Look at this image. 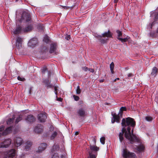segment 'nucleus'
<instances>
[{"label": "nucleus", "mask_w": 158, "mask_h": 158, "mask_svg": "<svg viewBox=\"0 0 158 158\" xmlns=\"http://www.w3.org/2000/svg\"><path fill=\"white\" fill-rule=\"evenodd\" d=\"M56 50H49V52L51 54L53 53H55Z\"/></svg>", "instance_id": "nucleus-47"}, {"label": "nucleus", "mask_w": 158, "mask_h": 158, "mask_svg": "<svg viewBox=\"0 0 158 158\" xmlns=\"http://www.w3.org/2000/svg\"><path fill=\"white\" fill-rule=\"evenodd\" d=\"M122 154L124 158H137V156L135 153L130 152L127 148L122 149Z\"/></svg>", "instance_id": "nucleus-7"}, {"label": "nucleus", "mask_w": 158, "mask_h": 158, "mask_svg": "<svg viewBox=\"0 0 158 158\" xmlns=\"http://www.w3.org/2000/svg\"><path fill=\"white\" fill-rule=\"evenodd\" d=\"M15 155V150L13 149H11L8 152L6 158H14Z\"/></svg>", "instance_id": "nucleus-17"}, {"label": "nucleus", "mask_w": 158, "mask_h": 158, "mask_svg": "<svg viewBox=\"0 0 158 158\" xmlns=\"http://www.w3.org/2000/svg\"><path fill=\"white\" fill-rule=\"evenodd\" d=\"M57 90V88L56 87H54L55 94L56 95H57V92H56Z\"/></svg>", "instance_id": "nucleus-49"}, {"label": "nucleus", "mask_w": 158, "mask_h": 158, "mask_svg": "<svg viewBox=\"0 0 158 158\" xmlns=\"http://www.w3.org/2000/svg\"><path fill=\"white\" fill-rule=\"evenodd\" d=\"M16 23H17V22L19 21L21 22L22 21H24L26 23H30L31 22V17L30 15L29 14L27 13L26 12H24L22 15L21 18L20 19H18V16L16 14Z\"/></svg>", "instance_id": "nucleus-5"}, {"label": "nucleus", "mask_w": 158, "mask_h": 158, "mask_svg": "<svg viewBox=\"0 0 158 158\" xmlns=\"http://www.w3.org/2000/svg\"><path fill=\"white\" fill-rule=\"evenodd\" d=\"M57 46L56 43H52L50 45V49H56L57 48Z\"/></svg>", "instance_id": "nucleus-30"}, {"label": "nucleus", "mask_w": 158, "mask_h": 158, "mask_svg": "<svg viewBox=\"0 0 158 158\" xmlns=\"http://www.w3.org/2000/svg\"><path fill=\"white\" fill-rule=\"evenodd\" d=\"M88 70L91 73H94V70L93 69H88Z\"/></svg>", "instance_id": "nucleus-48"}, {"label": "nucleus", "mask_w": 158, "mask_h": 158, "mask_svg": "<svg viewBox=\"0 0 158 158\" xmlns=\"http://www.w3.org/2000/svg\"><path fill=\"white\" fill-rule=\"evenodd\" d=\"M94 36L95 37L97 38L98 39L100 40V42L102 44L105 43L108 39H105L104 38H102L101 39L102 37H106L107 38L111 37V35L109 31H108L107 32H104L101 35H99L97 34H94Z\"/></svg>", "instance_id": "nucleus-8"}, {"label": "nucleus", "mask_w": 158, "mask_h": 158, "mask_svg": "<svg viewBox=\"0 0 158 158\" xmlns=\"http://www.w3.org/2000/svg\"><path fill=\"white\" fill-rule=\"evenodd\" d=\"M57 135V132L55 131L50 136V138L51 140H53L56 137Z\"/></svg>", "instance_id": "nucleus-32"}, {"label": "nucleus", "mask_w": 158, "mask_h": 158, "mask_svg": "<svg viewBox=\"0 0 158 158\" xmlns=\"http://www.w3.org/2000/svg\"><path fill=\"white\" fill-rule=\"evenodd\" d=\"M132 75H133V74L131 73H129L127 75L128 77H131L132 76Z\"/></svg>", "instance_id": "nucleus-53"}, {"label": "nucleus", "mask_w": 158, "mask_h": 158, "mask_svg": "<svg viewBox=\"0 0 158 158\" xmlns=\"http://www.w3.org/2000/svg\"><path fill=\"white\" fill-rule=\"evenodd\" d=\"M22 115L21 114H19L18 117H17L15 121V124H17L18 123L19 121L22 120Z\"/></svg>", "instance_id": "nucleus-31"}, {"label": "nucleus", "mask_w": 158, "mask_h": 158, "mask_svg": "<svg viewBox=\"0 0 158 158\" xmlns=\"http://www.w3.org/2000/svg\"><path fill=\"white\" fill-rule=\"evenodd\" d=\"M121 124L123 127L130 126L134 128L135 126V122L133 118L128 117L122 119Z\"/></svg>", "instance_id": "nucleus-4"}, {"label": "nucleus", "mask_w": 158, "mask_h": 158, "mask_svg": "<svg viewBox=\"0 0 158 158\" xmlns=\"http://www.w3.org/2000/svg\"><path fill=\"white\" fill-rule=\"evenodd\" d=\"M119 80V78H117L115 79L114 80V82L116 81L117 80Z\"/></svg>", "instance_id": "nucleus-54"}, {"label": "nucleus", "mask_w": 158, "mask_h": 158, "mask_svg": "<svg viewBox=\"0 0 158 158\" xmlns=\"http://www.w3.org/2000/svg\"><path fill=\"white\" fill-rule=\"evenodd\" d=\"M44 83L46 85L47 88H50L52 87L53 85L50 84L48 79H44L43 81Z\"/></svg>", "instance_id": "nucleus-24"}, {"label": "nucleus", "mask_w": 158, "mask_h": 158, "mask_svg": "<svg viewBox=\"0 0 158 158\" xmlns=\"http://www.w3.org/2000/svg\"><path fill=\"white\" fill-rule=\"evenodd\" d=\"M59 146L58 145H54L51 151V153H57L59 149Z\"/></svg>", "instance_id": "nucleus-23"}, {"label": "nucleus", "mask_w": 158, "mask_h": 158, "mask_svg": "<svg viewBox=\"0 0 158 158\" xmlns=\"http://www.w3.org/2000/svg\"><path fill=\"white\" fill-rule=\"evenodd\" d=\"M127 110V108L125 107L122 106L120 109L118 114L115 113L112 114L113 117L111 118L112 123H113L116 122L119 123L122 118L123 111H126Z\"/></svg>", "instance_id": "nucleus-3"}, {"label": "nucleus", "mask_w": 158, "mask_h": 158, "mask_svg": "<svg viewBox=\"0 0 158 158\" xmlns=\"http://www.w3.org/2000/svg\"><path fill=\"white\" fill-rule=\"evenodd\" d=\"M49 41V37L48 36L46 35H45L43 39V41L46 43H48Z\"/></svg>", "instance_id": "nucleus-35"}, {"label": "nucleus", "mask_w": 158, "mask_h": 158, "mask_svg": "<svg viewBox=\"0 0 158 158\" xmlns=\"http://www.w3.org/2000/svg\"><path fill=\"white\" fill-rule=\"evenodd\" d=\"M33 26L31 24L27 25L25 28L22 26H20L16 28L14 31L13 33L14 34H17L23 32H27L31 30Z\"/></svg>", "instance_id": "nucleus-6"}, {"label": "nucleus", "mask_w": 158, "mask_h": 158, "mask_svg": "<svg viewBox=\"0 0 158 158\" xmlns=\"http://www.w3.org/2000/svg\"><path fill=\"white\" fill-rule=\"evenodd\" d=\"M11 140L10 139H6L0 143V148H7L11 143Z\"/></svg>", "instance_id": "nucleus-12"}, {"label": "nucleus", "mask_w": 158, "mask_h": 158, "mask_svg": "<svg viewBox=\"0 0 158 158\" xmlns=\"http://www.w3.org/2000/svg\"><path fill=\"white\" fill-rule=\"evenodd\" d=\"M145 118V119L148 122L151 121L152 120V117L150 116H146Z\"/></svg>", "instance_id": "nucleus-36"}, {"label": "nucleus", "mask_w": 158, "mask_h": 158, "mask_svg": "<svg viewBox=\"0 0 158 158\" xmlns=\"http://www.w3.org/2000/svg\"><path fill=\"white\" fill-rule=\"evenodd\" d=\"M39 27H40L41 29L42 30L43 29V27L41 25H40Z\"/></svg>", "instance_id": "nucleus-57"}, {"label": "nucleus", "mask_w": 158, "mask_h": 158, "mask_svg": "<svg viewBox=\"0 0 158 158\" xmlns=\"http://www.w3.org/2000/svg\"><path fill=\"white\" fill-rule=\"evenodd\" d=\"M150 17L154 19V22L150 23L148 26V27L149 30L151 29L152 26L155 24V21L158 19V12L154 11H152L150 13Z\"/></svg>", "instance_id": "nucleus-9"}, {"label": "nucleus", "mask_w": 158, "mask_h": 158, "mask_svg": "<svg viewBox=\"0 0 158 158\" xmlns=\"http://www.w3.org/2000/svg\"><path fill=\"white\" fill-rule=\"evenodd\" d=\"M38 43L37 39L36 38H33L31 39L28 43V45L31 48H33Z\"/></svg>", "instance_id": "nucleus-15"}, {"label": "nucleus", "mask_w": 158, "mask_h": 158, "mask_svg": "<svg viewBox=\"0 0 158 158\" xmlns=\"http://www.w3.org/2000/svg\"><path fill=\"white\" fill-rule=\"evenodd\" d=\"M62 153L61 155V158H66V153L65 152V150L64 148H62L61 150Z\"/></svg>", "instance_id": "nucleus-29"}, {"label": "nucleus", "mask_w": 158, "mask_h": 158, "mask_svg": "<svg viewBox=\"0 0 158 158\" xmlns=\"http://www.w3.org/2000/svg\"><path fill=\"white\" fill-rule=\"evenodd\" d=\"M52 158H59V156L57 153H51Z\"/></svg>", "instance_id": "nucleus-34"}, {"label": "nucleus", "mask_w": 158, "mask_h": 158, "mask_svg": "<svg viewBox=\"0 0 158 158\" xmlns=\"http://www.w3.org/2000/svg\"><path fill=\"white\" fill-rule=\"evenodd\" d=\"M76 93L77 94H79L81 93V91L80 88L79 86H78L77 87V89L76 90Z\"/></svg>", "instance_id": "nucleus-39"}, {"label": "nucleus", "mask_w": 158, "mask_h": 158, "mask_svg": "<svg viewBox=\"0 0 158 158\" xmlns=\"http://www.w3.org/2000/svg\"><path fill=\"white\" fill-rule=\"evenodd\" d=\"M43 126L41 124H38L34 128V131L37 133H40L42 131Z\"/></svg>", "instance_id": "nucleus-20"}, {"label": "nucleus", "mask_w": 158, "mask_h": 158, "mask_svg": "<svg viewBox=\"0 0 158 158\" xmlns=\"http://www.w3.org/2000/svg\"><path fill=\"white\" fill-rule=\"evenodd\" d=\"M78 116L84 118L87 115V108L85 106H82L80 107L77 111Z\"/></svg>", "instance_id": "nucleus-10"}, {"label": "nucleus", "mask_w": 158, "mask_h": 158, "mask_svg": "<svg viewBox=\"0 0 158 158\" xmlns=\"http://www.w3.org/2000/svg\"><path fill=\"white\" fill-rule=\"evenodd\" d=\"M73 97L74 100L76 101H77L79 99V97L78 96H76L75 95H73Z\"/></svg>", "instance_id": "nucleus-42"}, {"label": "nucleus", "mask_w": 158, "mask_h": 158, "mask_svg": "<svg viewBox=\"0 0 158 158\" xmlns=\"http://www.w3.org/2000/svg\"><path fill=\"white\" fill-rule=\"evenodd\" d=\"M22 41V39L20 37H17L16 41V45L15 48L17 49H19L22 48V46L21 42Z\"/></svg>", "instance_id": "nucleus-18"}, {"label": "nucleus", "mask_w": 158, "mask_h": 158, "mask_svg": "<svg viewBox=\"0 0 158 158\" xmlns=\"http://www.w3.org/2000/svg\"><path fill=\"white\" fill-rule=\"evenodd\" d=\"M38 120L41 123H44L47 118V114L46 113H40L38 115Z\"/></svg>", "instance_id": "nucleus-13"}, {"label": "nucleus", "mask_w": 158, "mask_h": 158, "mask_svg": "<svg viewBox=\"0 0 158 158\" xmlns=\"http://www.w3.org/2000/svg\"><path fill=\"white\" fill-rule=\"evenodd\" d=\"M46 50H40V54L42 55V56H40V57L42 58H44L46 57Z\"/></svg>", "instance_id": "nucleus-28"}, {"label": "nucleus", "mask_w": 158, "mask_h": 158, "mask_svg": "<svg viewBox=\"0 0 158 158\" xmlns=\"http://www.w3.org/2000/svg\"><path fill=\"white\" fill-rule=\"evenodd\" d=\"M47 146V144L45 143H43L40 144V145L38 147V150L36 151V152L41 153L42 152L45 150Z\"/></svg>", "instance_id": "nucleus-19"}, {"label": "nucleus", "mask_w": 158, "mask_h": 158, "mask_svg": "<svg viewBox=\"0 0 158 158\" xmlns=\"http://www.w3.org/2000/svg\"><path fill=\"white\" fill-rule=\"evenodd\" d=\"M157 72V69L156 67H154L152 68V72L151 73V75L154 77H155L156 75Z\"/></svg>", "instance_id": "nucleus-27"}, {"label": "nucleus", "mask_w": 158, "mask_h": 158, "mask_svg": "<svg viewBox=\"0 0 158 158\" xmlns=\"http://www.w3.org/2000/svg\"><path fill=\"white\" fill-rule=\"evenodd\" d=\"M116 32L118 35V39L122 42H124L127 41L130 38V37L127 36L126 38H120V37L122 35L121 32L119 30H117Z\"/></svg>", "instance_id": "nucleus-14"}, {"label": "nucleus", "mask_w": 158, "mask_h": 158, "mask_svg": "<svg viewBox=\"0 0 158 158\" xmlns=\"http://www.w3.org/2000/svg\"><path fill=\"white\" fill-rule=\"evenodd\" d=\"M122 129V131L125 132V137L129 140L131 143H133L135 142H137L138 139L136 136L133 134V131L132 129L131 132V128L129 126L127 127V131L125 127H123Z\"/></svg>", "instance_id": "nucleus-2"}, {"label": "nucleus", "mask_w": 158, "mask_h": 158, "mask_svg": "<svg viewBox=\"0 0 158 158\" xmlns=\"http://www.w3.org/2000/svg\"><path fill=\"white\" fill-rule=\"evenodd\" d=\"M4 128V126L3 125L1 126L0 127V132L1 131H2L3 130ZM2 135V133H0V137Z\"/></svg>", "instance_id": "nucleus-41"}, {"label": "nucleus", "mask_w": 158, "mask_h": 158, "mask_svg": "<svg viewBox=\"0 0 158 158\" xmlns=\"http://www.w3.org/2000/svg\"><path fill=\"white\" fill-rule=\"evenodd\" d=\"M70 35H67V37H65V39H66L67 40H69L70 39Z\"/></svg>", "instance_id": "nucleus-51"}, {"label": "nucleus", "mask_w": 158, "mask_h": 158, "mask_svg": "<svg viewBox=\"0 0 158 158\" xmlns=\"http://www.w3.org/2000/svg\"><path fill=\"white\" fill-rule=\"evenodd\" d=\"M96 143V139L92 137V140L89 142L90 148L87 150L89 154L87 158H96L99 148L95 145Z\"/></svg>", "instance_id": "nucleus-1"}, {"label": "nucleus", "mask_w": 158, "mask_h": 158, "mask_svg": "<svg viewBox=\"0 0 158 158\" xmlns=\"http://www.w3.org/2000/svg\"><path fill=\"white\" fill-rule=\"evenodd\" d=\"M64 9L67 10L69 9H71L72 6H61Z\"/></svg>", "instance_id": "nucleus-43"}, {"label": "nucleus", "mask_w": 158, "mask_h": 158, "mask_svg": "<svg viewBox=\"0 0 158 158\" xmlns=\"http://www.w3.org/2000/svg\"><path fill=\"white\" fill-rule=\"evenodd\" d=\"M18 0H16V2H17ZM21 1H22V0H20Z\"/></svg>", "instance_id": "nucleus-61"}, {"label": "nucleus", "mask_w": 158, "mask_h": 158, "mask_svg": "<svg viewBox=\"0 0 158 158\" xmlns=\"http://www.w3.org/2000/svg\"><path fill=\"white\" fill-rule=\"evenodd\" d=\"M47 72H48V77H49L51 75V73L50 71H47Z\"/></svg>", "instance_id": "nucleus-50"}, {"label": "nucleus", "mask_w": 158, "mask_h": 158, "mask_svg": "<svg viewBox=\"0 0 158 158\" xmlns=\"http://www.w3.org/2000/svg\"><path fill=\"white\" fill-rule=\"evenodd\" d=\"M118 1V0H114V2L115 3H117Z\"/></svg>", "instance_id": "nucleus-56"}, {"label": "nucleus", "mask_w": 158, "mask_h": 158, "mask_svg": "<svg viewBox=\"0 0 158 158\" xmlns=\"http://www.w3.org/2000/svg\"><path fill=\"white\" fill-rule=\"evenodd\" d=\"M17 79L19 80L22 81H24L25 80V79L24 78L21 77L20 76H18L17 77Z\"/></svg>", "instance_id": "nucleus-44"}, {"label": "nucleus", "mask_w": 158, "mask_h": 158, "mask_svg": "<svg viewBox=\"0 0 158 158\" xmlns=\"http://www.w3.org/2000/svg\"><path fill=\"white\" fill-rule=\"evenodd\" d=\"M123 133L124 132L122 131V132H120L119 134V139L121 142H122L123 140Z\"/></svg>", "instance_id": "nucleus-33"}, {"label": "nucleus", "mask_w": 158, "mask_h": 158, "mask_svg": "<svg viewBox=\"0 0 158 158\" xmlns=\"http://www.w3.org/2000/svg\"><path fill=\"white\" fill-rule=\"evenodd\" d=\"M105 138L104 137H102L100 139V141L101 143L102 144H105Z\"/></svg>", "instance_id": "nucleus-38"}, {"label": "nucleus", "mask_w": 158, "mask_h": 158, "mask_svg": "<svg viewBox=\"0 0 158 158\" xmlns=\"http://www.w3.org/2000/svg\"><path fill=\"white\" fill-rule=\"evenodd\" d=\"M15 118V115L14 114L12 118H9L6 121L7 124L8 125H11L13 123L14 120Z\"/></svg>", "instance_id": "nucleus-25"}, {"label": "nucleus", "mask_w": 158, "mask_h": 158, "mask_svg": "<svg viewBox=\"0 0 158 158\" xmlns=\"http://www.w3.org/2000/svg\"><path fill=\"white\" fill-rule=\"evenodd\" d=\"M136 148L137 150L139 152H141L143 151L144 149V147L143 145H140L138 146H137Z\"/></svg>", "instance_id": "nucleus-26"}, {"label": "nucleus", "mask_w": 158, "mask_h": 158, "mask_svg": "<svg viewBox=\"0 0 158 158\" xmlns=\"http://www.w3.org/2000/svg\"><path fill=\"white\" fill-rule=\"evenodd\" d=\"M103 81V80H100V82H102Z\"/></svg>", "instance_id": "nucleus-59"}, {"label": "nucleus", "mask_w": 158, "mask_h": 158, "mask_svg": "<svg viewBox=\"0 0 158 158\" xmlns=\"http://www.w3.org/2000/svg\"><path fill=\"white\" fill-rule=\"evenodd\" d=\"M110 71H111V73H114V72L113 71V70H110Z\"/></svg>", "instance_id": "nucleus-58"}, {"label": "nucleus", "mask_w": 158, "mask_h": 158, "mask_svg": "<svg viewBox=\"0 0 158 158\" xmlns=\"http://www.w3.org/2000/svg\"><path fill=\"white\" fill-rule=\"evenodd\" d=\"M12 130V127L10 126L6 128L2 133V135H5L11 132Z\"/></svg>", "instance_id": "nucleus-22"}, {"label": "nucleus", "mask_w": 158, "mask_h": 158, "mask_svg": "<svg viewBox=\"0 0 158 158\" xmlns=\"http://www.w3.org/2000/svg\"><path fill=\"white\" fill-rule=\"evenodd\" d=\"M81 68L82 70H84L85 71H87L88 70V68L86 66L82 67Z\"/></svg>", "instance_id": "nucleus-46"}, {"label": "nucleus", "mask_w": 158, "mask_h": 158, "mask_svg": "<svg viewBox=\"0 0 158 158\" xmlns=\"http://www.w3.org/2000/svg\"><path fill=\"white\" fill-rule=\"evenodd\" d=\"M32 145V142L31 141H27L24 144V150L26 151H29Z\"/></svg>", "instance_id": "nucleus-21"}, {"label": "nucleus", "mask_w": 158, "mask_h": 158, "mask_svg": "<svg viewBox=\"0 0 158 158\" xmlns=\"http://www.w3.org/2000/svg\"><path fill=\"white\" fill-rule=\"evenodd\" d=\"M62 98H57V100L58 101H62Z\"/></svg>", "instance_id": "nucleus-52"}, {"label": "nucleus", "mask_w": 158, "mask_h": 158, "mask_svg": "<svg viewBox=\"0 0 158 158\" xmlns=\"http://www.w3.org/2000/svg\"><path fill=\"white\" fill-rule=\"evenodd\" d=\"M25 120L27 123H31L35 121V119L33 115L32 114H30L28 115L25 118Z\"/></svg>", "instance_id": "nucleus-16"}, {"label": "nucleus", "mask_w": 158, "mask_h": 158, "mask_svg": "<svg viewBox=\"0 0 158 158\" xmlns=\"http://www.w3.org/2000/svg\"><path fill=\"white\" fill-rule=\"evenodd\" d=\"M79 134V132L78 131H76V132L75 133V135H77L78 134Z\"/></svg>", "instance_id": "nucleus-55"}, {"label": "nucleus", "mask_w": 158, "mask_h": 158, "mask_svg": "<svg viewBox=\"0 0 158 158\" xmlns=\"http://www.w3.org/2000/svg\"><path fill=\"white\" fill-rule=\"evenodd\" d=\"M48 71L46 67H43L42 69L41 72L42 74H44L46 72Z\"/></svg>", "instance_id": "nucleus-37"}, {"label": "nucleus", "mask_w": 158, "mask_h": 158, "mask_svg": "<svg viewBox=\"0 0 158 158\" xmlns=\"http://www.w3.org/2000/svg\"><path fill=\"white\" fill-rule=\"evenodd\" d=\"M23 142L22 138L19 137H15L13 139V144L15 147H19L21 146Z\"/></svg>", "instance_id": "nucleus-11"}, {"label": "nucleus", "mask_w": 158, "mask_h": 158, "mask_svg": "<svg viewBox=\"0 0 158 158\" xmlns=\"http://www.w3.org/2000/svg\"><path fill=\"white\" fill-rule=\"evenodd\" d=\"M114 67V64L113 62H112L110 64V70H113Z\"/></svg>", "instance_id": "nucleus-40"}, {"label": "nucleus", "mask_w": 158, "mask_h": 158, "mask_svg": "<svg viewBox=\"0 0 158 158\" xmlns=\"http://www.w3.org/2000/svg\"><path fill=\"white\" fill-rule=\"evenodd\" d=\"M23 50H16V52H15V53H16H16L17 54V55H22V54H22V53H20L19 52H20L21 51H23Z\"/></svg>", "instance_id": "nucleus-45"}, {"label": "nucleus", "mask_w": 158, "mask_h": 158, "mask_svg": "<svg viewBox=\"0 0 158 158\" xmlns=\"http://www.w3.org/2000/svg\"><path fill=\"white\" fill-rule=\"evenodd\" d=\"M31 88H30V91H29V93H30V94H31V91H31Z\"/></svg>", "instance_id": "nucleus-60"}]
</instances>
